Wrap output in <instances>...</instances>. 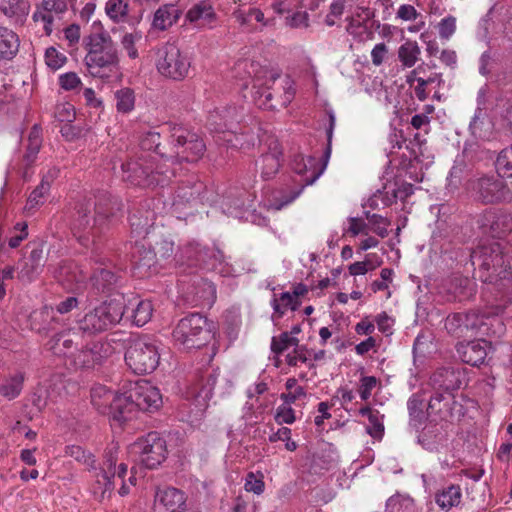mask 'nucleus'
I'll use <instances>...</instances> for the list:
<instances>
[{"mask_svg":"<svg viewBox=\"0 0 512 512\" xmlns=\"http://www.w3.org/2000/svg\"><path fill=\"white\" fill-rule=\"evenodd\" d=\"M472 229L482 236L502 238L512 231V214L488 208L472 218Z\"/></svg>","mask_w":512,"mask_h":512,"instance_id":"nucleus-12","label":"nucleus"},{"mask_svg":"<svg viewBox=\"0 0 512 512\" xmlns=\"http://www.w3.org/2000/svg\"><path fill=\"white\" fill-rule=\"evenodd\" d=\"M345 10V0H335L330 4L329 12L324 19V23L328 27L336 24V20L340 19Z\"/></svg>","mask_w":512,"mask_h":512,"instance_id":"nucleus-59","label":"nucleus"},{"mask_svg":"<svg viewBox=\"0 0 512 512\" xmlns=\"http://www.w3.org/2000/svg\"><path fill=\"white\" fill-rule=\"evenodd\" d=\"M140 259V266L152 267L160 261H173L182 263L185 260H199V249L197 244H189L186 248L175 252L174 241L169 237H163L156 241L152 250H144Z\"/></svg>","mask_w":512,"mask_h":512,"instance_id":"nucleus-10","label":"nucleus"},{"mask_svg":"<svg viewBox=\"0 0 512 512\" xmlns=\"http://www.w3.org/2000/svg\"><path fill=\"white\" fill-rule=\"evenodd\" d=\"M92 28L93 30L83 37V48L86 52L84 63L91 76L108 79L119 70L118 46L100 21H94Z\"/></svg>","mask_w":512,"mask_h":512,"instance_id":"nucleus-3","label":"nucleus"},{"mask_svg":"<svg viewBox=\"0 0 512 512\" xmlns=\"http://www.w3.org/2000/svg\"><path fill=\"white\" fill-rule=\"evenodd\" d=\"M465 314L463 313H455L452 316H448L445 321L446 330L456 337L465 336Z\"/></svg>","mask_w":512,"mask_h":512,"instance_id":"nucleus-54","label":"nucleus"},{"mask_svg":"<svg viewBox=\"0 0 512 512\" xmlns=\"http://www.w3.org/2000/svg\"><path fill=\"white\" fill-rule=\"evenodd\" d=\"M114 352V341L107 338L85 345L81 343L66 363L74 368H94L96 365L102 364Z\"/></svg>","mask_w":512,"mask_h":512,"instance_id":"nucleus-13","label":"nucleus"},{"mask_svg":"<svg viewBox=\"0 0 512 512\" xmlns=\"http://www.w3.org/2000/svg\"><path fill=\"white\" fill-rule=\"evenodd\" d=\"M234 77L241 81L242 88H248L250 82L258 84L265 71L258 62L250 59H242L235 63L233 68Z\"/></svg>","mask_w":512,"mask_h":512,"instance_id":"nucleus-26","label":"nucleus"},{"mask_svg":"<svg viewBox=\"0 0 512 512\" xmlns=\"http://www.w3.org/2000/svg\"><path fill=\"white\" fill-rule=\"evenodd\" d=\"M49 191L47 179L41 181L40 184L30 193L25 205V210L27 212H32L38 209L44 204Z\"/></svg>","mask_w":512,"mask_h":512,"instance_id":"nucleus-46","label":"nucleus"},{"mask_svg":"<svg viewBox=\"0 0 512 512\" xmlns=\"http://www.w3.org/2000/svg\"><path fill=\"white\" fill-rule=\"evenodd\" d=\"M117 455L116 452L109 450L105 454L104 467L97 474L96 484L94 486V493L100 492L101 498H105L106 494L110 495L114 488V484L110 481V474L116 468Z\"/></svg>","mask_w":512,"mask_h":512,"instance_id":"nucleus-29","label":"nucleus"},{"mask_svg":"<svg viewBox=\"0 0 512 512\" xmlns=\"http://www.w3.org/2000/svg\"><path fill=\"white\" fill-rule=\"evenodd\" d=\"M206 145L196 133L182 126H175L170 136V152L167 157L169 169L183 162H197L204 154Z\"/></svg>","mask_w":512,"mask_h":512,"instance_id":"nucleus-7","label":"nucleus"},{"mask_svg":"<svg viewBox=\"0 0 512 512\" xmlns=\"http://www.w3.org/2000/svg\"><path fill=\"white\" fill-rule=\"evenodd\" d=\"M204 190L205 185L203 182L199 181L195 176H189L186 180L178 183L175 189L173 206L180 208L186 204L196 202Z\"/></svg>","mask_w":512,"mask_h":512,"instance_id":"nucleus-23","label":"nucleus"},{"mask_svg":"<svg viewBox=\"0 0 512 512\" xmlns=\"http://www.w3.org/2000/svg\"><path fill=\"white\" fill-rule=\"evenodd\" d=\"M292 169L298 174L300 179V188L292 190L288 196L283 195L275 198L270 207L274 210H280L284 206L293 202L306 186L312 185L322 174L323 168L318 169V159L312 156L304 157L296 155L292 160Z\"/></svg>","mask_w":512,"mask_h":512,"instance_id":"nucleus-11","label":"nucleus"},{"mask_svg":"<svg viewBox=\"0 0 512 512\" xmlns=\"http://www.w3.org/2000/svg\"><path fill=\"white\" fill-rule=\"evenodd\" d=\"M299 304V301L295 299V295H292L290 292L281 293L279 299L274 296L271 301L274 312L278 313L280 317L285 313L287 308L296 310Z\"/></svg>","mask_w":512,"mask_h":512,"instance_id":"nucleus-49","label":"nucleus"},{"mask_svg":"<svg viewBox=\"0 0 512 512\" xmlns=\"http://www.w3.org/2000/svg\"><path fill=\"white\" fill-rule=\"evenodd\" d=\"M116 395V392L107 387L98 385L91 390V402L100 413L105 414Z\"/></svg>","mask_w":512,"mask_h":512,"instance_id":"nucleus-38","label":"nucleus"},{"mask_svg":"<svg viewBox=\"0 0 512 512\" xmlns=\"http://www.w3.org/2000/svg\"><path fill=\"white\" fill-rule=\"evenodd\" d=\"M470 262L474 268H478L481 274L479 278L485 283H494L499 277L512 286V280L502 273L504 264L502 249L496 241H486L479 243L478 246L469 253Z\"/></svg>","mask_w":512,"mask_h":512,"instance_id":"nucleus-8","label":"nucleus"},{"mask_svg":"<svg viewBox=\"0 0 512 512\" xmlns=\"http://www.w3.org/2000/svg\"><path fill=\"white\" fill-rule=\"evenodd\" d=\"M446 423H432L429 422L420 435L418 436V442L429 451L437 450L447 438V432L445 430Z\"/></svg>","mask_w":512,"mask_h":512,"instance_id":"nucleus-30","label":"nucleus"},{"mask_svg":"<svg viewBox=\"0 0 512 512\" xmlns=\"http://www.w3.org/2000/svg\"><path fill=\"white\" fill-rule=\"evenodd\" d=\"M93 285L101 292H109L120 282V276L109 269L101 268L92 276Z\"/></svg>","mask_w":512,"mask_h":512,"instance_id":"nucleus-40","label":"nucleus"},{"mask_svg":"<svg viewBox=\"0 0 512 512\" xmlns=\"http://www.w3.org/2000/svg\"><path fill=\"white\" fill-rule=\"evenodd\" d=\"M295 420V411L291 405L283 403L276 409L275 421L278 424H292Z\"/></svg>","mask_w":512,"mask_h":512,"instance_id":"nucleus-63","label":"nucleus"},{"mask_svg":"<svg viewBox=\"0 0 512 512\" xmlns=\"http://www.w3.org/2000/svg\"><path fill=\"white\" fill-rule=\"evenodd\" d=\"M433 390L444 391L447 395L459 390L466 384L464 369L460 366H445L438 368L430 377Z\"/></svg>","mask_w":512,"mask_h":512,"instance_id":"nucleus-16","label":"nucleus"},{"mask_svg":"<svg viewBox=\"0 0 512 512\" xmlns=\"http://www.w3.org/2000/svg\"><path fill=\"white\" fill-rule=\"evenodd\" d=\"M80 340L78 328L65 329L54 334L47 342V347L55 356L64 358L67 362L81 344Z\"/></svg>","mask_w":512,"mask_h":512,"instance_id":"nucleus-19","label":"nucleus"},{"mask_svg":"<svg viewBox=\"0 0 512 512\" xmlns=\"http://www.w3.org/2000/svg\"><path fill=\"white\" fill-rule=\"evenodd\" d=\"M123 205L118 197L101 192L96 200H86L76 207L71 223L73 236L83 245H88L100 229L121 211Z\"/></svg>","mask_w":512,"mask_h":512,"instance_id":"nucleus-2","label":"nucleus"},{"mask_svg":"<svg viewBox=\"0 0 512 512\" xmlns=\"http://www.w3.org/2000/svg\"><path fill=\"white\" fill-rule=\"evenodd\" d=\"M496 169L504 177H512V145L503 149L496 159Z\"/></svg>","mask_w":512,"mask_h":512,"instance_id":"nucleus-53","label":"nucleus"},{"mask_svg":"<svg viewBox=\"0 0 512 512\" xmlns=\"http://www.w3.org/2000/svg\"><path fill=\"white\" fill-rule=\"evenodd\" d=\"M46 263V256L42 246L31 250L27 260L18 272V279L22 282H31L41 274Z\"/></svg>","mask_w":512,"mask_h":512,"instance_id":"nucleus-28","label":"nucleus"},{"mask_svg":"<svg viewBox=\"0 0 512 512\" xmlns=\"http://www.w3.org/2000/svg\"><path fill=\"white\" fill-rule=\"evenodd\" d=\"M347 26L346 31L348 34L352 35L355 39L363 40L364 35L368 33V28L366 24L354 17H349L346 19Z\"/></svg>","mask_w":512,"mask_h":512,"instance_id":"nucleus-60","label":"nucleus"},{"mask_svg":"<svg viewBox=\"0 0 512 512\" xmlns=\"http://www.w3.org/2000/svg\"><path fill=\"white\" fill-rule=\"evenodd\" d=\"M155 512H185L186 497L176 488L168 487L158 490L154 501Z\"/></svg>","mask_w":512,"mask_h":512,"instance_id":"nucleus-22","label":"nucleus"},{"mask_svg":"<svg viewBox=\"0 0 512 512\" xmlns=\"http://www.w3.org/2000/svg\"><path fill=\"white\" fill-rule=\"evenodd\" d=\"M131 453L148 469L159 466L166 458V441L157 433L150 432L131 446Z\"/></svg>","mask_w":512,"mask_h":512,"instance_id":"nucleus-15","label":"nucleus"},{"mask_svg":"<svg viewBox=\"0 0 512 512\" xmlns=\"http://www.w3.org/2000/svg\"><path fill=\"white\" fill-rule=\"evenodd\" d=\"M54 115L60 122L72 123L75 119V109L70 103L58 104L55 108Z\"/></svg>","mask_w":512,"mask_h":512,"instance_id":"nucleus-64","label":"nucleus"},{"mask_svg":"<svg viewBox=\"0 0 512 512\" xmlns=\"http://www.w3.org/2000/svg\"><path fill=\"white\" fill-rule=\"evenodd\" d=\"M208 122L211 129L223 134V141L233 148L248 149L259 139V121L244 107L230 106L216 110L209 115Z\"/></svg>","mask_w":512,"mask_h":512,"instance_id":"nucleus-1","label":"nucleus"},{"mask_svg":"<svg viewBox=\"0 0 512 512\" xmlns=\"http://www.w3.org/2000/svg\"><path fill=\"white\" fill-rule=\"evenodd\" d=\"M25 373L17 371L3 377L0 381V395L8 400L17 398L23 389Z\"/></svg>","mask_w":512,"mask_h":512,"instance_id":"nucleus-33","label":"nucleus"},{"mask_svg":"<svg viewBox=\"0 0 512 512\" xmlns=\"http://www.w3.org/2000/svg\"><path fill=\"white\" fill-rule=\"evenodd\" d=\"M364 215L368 220V227L371 226V230L375 234L381 238H385L388 235L387 227L390 225V222L387 218L379 214L370 213L369 211H365Z\"/></svg>","mask_w":512,"mask_h":512,"instance_id":"nucleus-51","label":"nucleus"},{"mask_svg":"<svg viewBox=\"0 0 512 512\" xmlns=\"http://www.w3.org/2000/svg\"><path fill=\"white\" fill-rule=\"evenodd\" d=\"M156 66L164 77L182 80L188 75L191 61L175 44L166 43L158 51Z\"/></svg>","mask_w":512,"mask_h":512,"instance_id":"nucleus-14","label":"nucleus"},{"mask_svg":"<svg viewBox=\"0 0 512 512\" xmlns=\"http://www.w3.org/2000/svg\"><path fill=\"white\" fill-rule=\"evenodd\" d=\"M505 185L503 181L495 177L479 178L474 185L478 198L484 203L501 201L505 197Z\"/></svg>","mask_w":512,"mask_h":512,"instance_id":"nucleus-25","label":"nucleus"},{"mask_svg":"<svg viewBox=\"0 0 512 512\" xmlns=\"http://www.w3.org/2000/svg\"><path fill=\"white\" fill-rule=\"evenodd\" d=\"M488 343L485 340H473L456 346L460 359L471 366H479L487 356Z\"/></svg>","mask_w":512,"mask_h":512,"instance_id":"nucleus-27","label":"nucleus"},{"mask_svg":"<svg viewBox=\"0 0 512 512\" xmlns=\"http://www.w3.org/2000/svg\"><path fill=\"white\" fill-rule=\"evenodd\" d=\"M65 454L73 459H75L77 462L84 464L89 469L95 468V458L92 453L89 451H86L84 448H82L79 445H69L65 449Z\"/></svg>","mask_w":512,"mask_h":512,"instance_id":"nucleus-50","label":"nucleus"},{"mask_svg":"<svg viewBox=\"0 0 512 512\" xmlns=\"http://www.w3.org/2000/svg\"><path fill=\"white\" fill-rule=\"evenodd\" d=\"M232 15L241 26L249 25L252 19L262 24V26L269 25L263 11L257 7H250L248 10L238 8L233 11Z\"/></svg>","mask_w":512,"mask_h":512,"instance_id":"nucleus-43","label":"nucleus"},{"mask_svg":"<svg viewBox=\"0 0 512 512\" xmlns=\"http://www.w3.org/2000/svg\"><path fill=\"white\" fill-rule=\"evenodd\" d=\"M41 146H42L41 130L37 125H34L29 133L26 152L23 156V162H24L25 169H26V171L24 172V177H26V175H27V169L30 166H32V164L35 162Z\"/></svg>","mask_w":512,"mask_h":512,"instance_id":"nucleus-37","label":"nucleus"},{"mask_svg":"<svg viewBox=\"0 0 512 512\" xmlns=\"http://www.w3.org/2000/svg\"><path fill=\"white\" fill-rule=\"evenodd\" d=\"M267 145V151L262 153L255 162L256 171L264 181L274 178L283 163V151L279 141L270 138Z\"/></svg>","mask_w":512,"mask_h":512,"instance_id":"nucleus-17","label":"nucleus"},{"mask_svg":"<svg viewBox=\"0 0 512 512\" xmlns=\"http://www.w3.org/2000/svg\"><path fill=\"white\" fill-rule=\"evenodd\" d=\"M215 17L216 14L213 6L208 0H201L194 4L186 14V18L190 22H197L199 20L211 22Z\"/></svg>","mask_w":512,"mask_h":512,"instance_id":"nucleus-39","label":"nucleus"},{"mask_svg":"<svg viewBox=\"0 0 512 512\" xmlns=\"http://www.w3.org/2000/svg\"><path fill=\"white\" fill-rule=\"evenodd\" d=\"M464 168H465L464 164L462 162H457V161L452 166V168L448 174V177H447L448 188L450 190H455L460 186L462 179H463Z\"/></svg>","mask_w":512,"mask_h":512,"instance_id":"nucleus-62","label":"nucleus"},{"mask_svg":"<svg viewBox=\"0 0 512 512\" xmlns=\"http://www.w3.org/2000/svg\"><path fill=\"white\" fill-rule=\"evenodd\" d=\"M306 6L302 0H277L272 3L273 10L278 14L292 13Z\"/></svg>","mask_w":512,"mask_h":512,"instance_id":"nucleus-57","label":"nucleus"},{"mask_svg":"<svg viewBox=\"0 0 512 512\" xmlns=\"http://www.w3.org/2000/svg\"><path fill=\"white\" fill-rule=\"evenodd\" d=\"M181 11L174 4H166L159 7L153 17L152 26L164 31L177 22Z\"/></svg>","mask_w":512,"mask_h":512,"instance_id":"nucleus-34","label":"nucleus"},{"mask_svg":"<svg viewBox=\"0 0 512 512\" xmlns=\"http://www.w3.org/2000/svg\"><path fill=\"white\" fill-rule=\"evenodd\" d=\"M121 169L125 181L142 187H164L175 176V169H169L165 163H155V157L144 154L122 163Z\"/></svg>","mask_w":512,"mask_h":512,"instance_id":"nucleus-4","label":"nucleus"},{"mask_svg":"<svg viewBox=\"0 0 512 512\" xmlns=\"http://www.w3.org/2000/svg\"><path fill=\"white\" fill-rule=\"evenodd\" d=\"M461 498V488L458 485H450L436 493L435 502L442 510L449 511L460 504Z\"/></svg>","mask_w":512,"mask_h":512,"instance_id":"nucleus-36","label":"nucleus"},{"mask_svg":"<svg viewBox=\"0 0 512 512\" xmlns=\"http://www.w3.org/2000/svg\"><path fill=\"white\" fill-rule=\"evenodd\" d=\"M472 286V282L467 277L456 276L449 282L448 291L456 298L462 300L472 294Z\"/></svg>","mask_w":512,"mask_h":512,"instance_id":"nucleus-47","label":"nucleus"},{"mask_svg":"<svg viewBox=\"0 0 512 512\" xmlns=\"http://www.w3.org/2000/svg\"><path fill=\"white\" fill-rule=\"evenodd\" d=\"M130 398L135 401L138 410L153 412L162 405V396L157 387L149 381L140 380L130 387Z\"/></svg>","mask_w":512,"mask_h":512,"instance_id":"nucleus-18","label":"nucleus"},{"mask_svg":"<svg viewBox=\"0 0 512 512\" xmlns=\"http://www.w3.org/2000/svg\"><path fill=\"white\" fill-rule=\"evenodd\" d=\"M67 11L66 0H42L32 15L34 22H42L47 36L51 35L56 20Z\"/></svg>","mask_w":512,"mask_h":512,"instance_id":"nucleus-20","label":"nucleus"},{"mask_svg":"<svg viewBox=\"0 0 512 512\" xmlns=\"http://www.w3.org/2000/svg\"><path fill=\"white\" fill-rule=\"evenodd\" d=\"M115 107L118 113L128 114L135 108L136 97L131 88L124 87L114 92Z\"/></svg>","mask_w":512,"mask_h":512,"instance_id":"nucleus-41","label":"nucleus"},{"mask_svg":"<svg viewBox=\"0 0 512 512\" xmlns=\"http://www.w3.org/2000/svg\"><path fill=\"white\" fill-rule=\"evenodd\" d=\"M106 15L114 22H124L129 13V5L123 0H108L105 4Z\"/></svg>","mask_w":512,"mask_h":512,"instance_id":"nucleus-45","label":"nucleus"},{"mask_svg":"<svg viewBox=\"0 0 512 512\" xmlns=\"http://www.w3.org/2000/svg\"><path fill=\"white\" fill-rule=\"evenodd\" d=\"M407 408L411 421L420 423L424 419V412L422 410V400L417 395H412L407 402Z\"/></svg>","mask_w":512,"mask_h":512,"instance_id":"nucleus-58","label":"nucleus"},{"mask_svg":"<svg viewBox=\"0 0 512 512\" xmlns=\"http://www.w3.org/2000/svg\"><path fill=\"white\" fill-rule=\"evenodd\" d=\"M141 40V34L138 32L135 33H125L121 38V45L124 51H126L127 55L131 59H136L138 57V50L136 48V43Z\"/></svg>","mask_w":512,"mask_h":512,"instance_id":"nucleus-55","label":"nucleus"},{"mask_svg":"<svg viewBox=\"0 0 512 512\" xmlns=\"http://www.w3.org/2000/svg\"><path fill=\"white\" fill-rule=\"evenodd\" d=\"M0 12L14 24L22 25L29 15L30 3L27 0H0Z\"/></svg>","mask_w":512,"mask_h":512,"instance_id":"nucleus-31","label":"nucleus"},{"mask_svg":"<svg viewBox=\"0 0 512 512\" xmlns=\"http://www.w3.org/2000/svg\"><path fill=\"white\" fill-rule=\"evenodd\" d=\"M486 320L491 319L477 312L466 313L464 322L465 332L471 331L481 336L487 335L489 333V327Z\"/></svg>","mask_w":512,"mask_h":512,"instance_id":"nucleus-44","label":"nucleus"},{"mask_svg":"<svg viewBox=\"0 0 512 512\" xmlns=\"http://www.w3.org/2000/svg\"><path fill=\"white\" fill-rule=\"evenodd\" d=\"M19 49V38L12 30L0 26V60L12 59Z\"/></svg>","mask_w":512,"mask_h":512,"instance_id":"nucleus-35","label":"nucleus"},{"mask_svg":"<svg viewBox=\"0 0 512 512\" xmlns=\"http://www.w3.org/2000/svg\"><path fill=\"white\" fill-rule=\"evenodd\" d=\"M159 342L150 336L132 338L125 352V362L135 374L153 372L159 364Z\"/></svg>","mask_w":512,"mask_h":512,"instance_id":"nucleus-9","label":"nucleus"},{"mask_svg":"<svg viewBox=\"0 0 512 512\" xmlns=\"http://www.w3.org/2000/svg\"><path fill=\"white\" fill-rule=\"evenodd\" d=\"M284 93L274 101V95L269 87L262 88V83L253 84V100L255 104L261 109L274 110L278 106L286 107L293 99L294 92L290 80L287 78L285 81Z\"/></svg>","mask_w":512,"mask_h":512,"instance_id":"nucleus-21","label":"nucleus"},{"mask_svg":"<svg viewBox=\"0 0 512 512\" xmlns=\"http://www.w3.org/2000/svg\"><path fill=\"white\" fill-rule=\"evenodd\" d=\"M299 340L290 336L288 332H283L279 336H274L271 341V350L275 354H281L291 346H297Z\"/></svg>","mask_w":512,"mask_h":512,"instance_id":"nucleus-52","label":"nucleus"},{"mask_svg":"<svg viewBox=\"0 0 512 512\" xmlns=\"http://www.w3.org/2000/svg\"><path fill=\"white\" fill-rule=\"evenodd\" d=\"M137 412L135 401L130 398V389L124 393H117L107 410L112 419L119 423L131 420Z\"/></svg>","mask_w":512,"mask_h":512,"instance_id":"nucleus-24","label":"nucleus"},{"mask_svg":"<svg viewBox=\"0 0 512 512\" xmlns=\"http://www.w3.org/2000/svg\"><path fill=\"white\" fill-rule=\"evenodd\" d=\"M66 61V56L54 47H49L45 52V62L53 70L61 68Z\"/></svg>","mask_w":512,"mask_h":512,"instance_id":"nucleus-61","label":"nucleus"},{"mask_svg":"<svg viewBox=\"0 0 512 512\" xmlns=\"http://www.w3.org/2000/svg\"><path fill=\"white\" fill-rule=\"evenodd\" d=\"M153 306L149 300H139L132 309L133 323L138 326H144L151 319Z\"/></svg>","mask_w":512,"mask_h":512,"instance_id":"nucleus-48","label":"nucleus"},{"mask_svg":"<svg viewBox=\"0 0 512 512\" xmlns=\"http://www.w3.org/2000/svg\"><path fill=\"white\" fill-rule=\"evenodd\" d=\"M263 478L264 477L262 473H248L244 485L245 490L247 492H253L256 495L262 494L265 489V483Z\"/></svg>","mask_w":512,"mask_h":512,"instance_id":"nucleus-56","label":"nucleus"},{"mask_svg":"<svg viewBox=\"0 0 512 512\" xmlns=\"http://www.w3.org/2000/svg\"><path fill=\"white\" fill-rule=\"evenodd\" d=\"M125 310L126 299L118 295L88 311L77 321L78 330L89 335L106 331L121 321Z\"/></svg>","mask_w":512,"mask_h":512,"instance_id":"nucleus-6","label":"nucleus"},{"mask_svg":"<svg viewBox=\"0 0 512 512\" xmlns=\"http://www.w3.org/2000/svg\"><path fill=\"white\" fill-rule=\"evenodd\" d=\"M140 154L151 155L155 157V163L167 164L168 153L163 151L160 144V134L155 131H148L140 140Z\"/></svg>","mask_w":512,"mask_h":512,"instance_id":"nucleus-32","label":"nucleus"},{"mask_svg":"<svg viewBox=\"0 0 512 512\" xmlns=\"http://www.w3.org/2000/svg\"><path fill=\"white\" fill-rule=\"evenodd\" d=\"M213 322L200 313H190L173 330L175 344L184 350L200 349L213 338Z\"/></svg>","mask_w":512,"mask_h":512,"instance_id":"nucleus-5","label":"nucleus"},{"mask_svg":"<svg viewBox=\"0 0 512 512\" xmlns=\"http://www.w3.org/2000/svg\"><path fill=\"white\" fill-rule=\"evenodd\" d=\"M421 54L416 41L407 40L398 48V59L406 68L413 67Z\"/></svg>","mask_w":512,"mask_h":512,"instance_id":"nucleus-42","label":"nucleus"}]
</instances>
